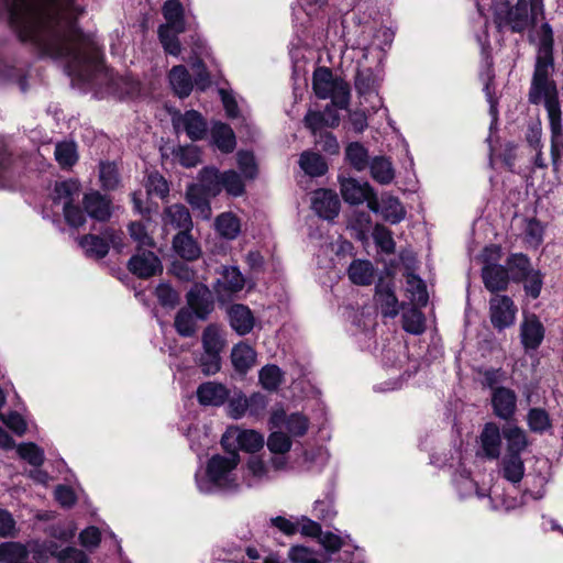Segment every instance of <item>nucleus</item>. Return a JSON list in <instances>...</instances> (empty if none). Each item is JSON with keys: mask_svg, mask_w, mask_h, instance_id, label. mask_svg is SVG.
Returning <instances> with one entry per match:
<instances>
[{"mask_svg": "<svg viewBox=\"0 0 563 563\" xmlns=\"http://www.w3.org/2000/svg\"><path fill=\"white\" fill-rule=\"evenodd\" d=\"M22 41L53 58L67 60L69 71L88 79L100 66L97 44L77 25L82 9L75 0H1Z\"/></svg>", "mask_w": 563, "mask_h": 563, "instance_id": "obj_1", "label": "nucleus"}, {"mask_svg": "<svg viewBox=\"0 0 563 563\" xmlns=\"http://www.w3.org/2000/svg\"><path fill=\"white\" fill-rule=\"evenodd\" d=\"M554 35L551 25L544 22L537 31V54L528 91L530 104H542L548 119L562 118L561 101L554 75Z\"/></svg>", "mask_w": 563, "mask_h": 563, "instance_id": "obj_2", "label": "nucleus"}, {"mask_svg": "<svg viewBox=\"0 0 563 563\" xmlns=\"http://www.w3.org/2000/svg\"><path fill=\"white\" fill-rule=\"evenodd\" d=\"M543 16V0H517L512 5L508 1H498L494 9L497 27H507L514 33L525 32Z\"/></svg>", "mask_w": 563, "mask_h": 563, "instance_id": "obj_3", "label": "nucleus"}, {"mask_svg": "<svg viewBox=\"0 0 563 563\" xmlns=\"http://www.w3.org/2000/svg\"><path fill=\"white\" fill-rule=\"evenodd\" d=\"M312 89L319 99H330L340 109L350 104V86L340 77L333 75L328 67H318L312 75Z\"/></svg>", "mask_w": 563, "mask_h": 563, "instance_id": "obj_4", "label": "nucleus"}, {"mask_svg": "<svg viewBox=\"0 0 563 563\" xmlns=\"http://www.w3.org/2000/svg\"><path fill=\"white\" fill-rule=\"evenodd\" d=\"M240 463V457L213 455L207 463V476L212 485L225 490H235L239 486L233 471Z\"/></svg>", "mask_w": 563, "mask_h": 563, "instance_id": "obj_5", "label": "nucleus"}, {"mask_svg": "<svg viewBox=\"0 0 563 563\" xmlns=\"http://www.w3.org/2000/svg\"><path fill=\"white\" fill-rule=\"evenodd\" d=\"M123 233L112 228H106L102 232V236L96 234H85L77 239L79 246L82 249L88 257L101 260L103 258L110 249V244L114 249H121Z\"/></svg>", "mask_w": 563, "mask_h": 563, "instance_id": "obj_6", "label": "nucleus"}, {"mask_svg": "<svg viewBox=\"0 0 563 563\" xmlns=\"http://www.w3.org/2000/svg\"><path fill=\"white\" fill-rule=\"evenodd\" d=\"M172 123L177 134L184 132L191 141L202 140L207 134V122L196 110L184 113L176 111L172 115Z\"/></svg>", "mask_w": 563, "mask_h": 563, "instance_id": "obj_7", "label": "nucleus"}, {"mask_svg": "<svg viewBox=\"0 0 563 563\" xmlns=\"http://www.w3.org/2000/svg\"><path fill=\"white\" fill-rule=\"evenodd\" d=\"M517 307L506 295H495L489 300V319L495 329L503 331L516 321Z\"/></svg>", "mask_w": 563, "mask_h": 563, "instance_id": "obj_8", "label": "nucleus"}, {"mask_svg": "<svg viewBox=\"0 0 563 563\" xmlns=\"http://www.w3.org/2000/svg\"><path fill=\"white\" fill-rule=\"evenodd\" d=\"M245 278L236 266L222 267L220 277L214 285V291L219 301L225 302L241 291L244 287Z\"/></svg>", "mask_w": 563, "mask_h": 563, "instance_id": "obj_9", "label": "nucleus"}, {"mask_svg": "<svg viewBox=\"0 0 563 563\" xmlns=\"http://www.w3.org/2000/svg\"><path fill=\"white\" fill-rule=\"evenodd\" d=\"M518 397L509 387L496 388L490 393V405L493 413L505 421L511 420L517 411Z\"/></svg>", "mask_w": 563, "mask_h": 563, "instance_id": "obj_10", "label": "nucleus"}, {"mask_svg": "<svg viewBox=\"0 0 563 563\" xmlns=\"http://www.w3.org/2000/svg\"><path fill=\"white\" fill-rule=\"evenodd\" d=\"M311 207L324 220H333L340 211L338 195L330 189H318L313 192Z\"/></svg>", "mask_w": 563, "mask_h": 563, "instance_id": "obj_11", "label": "nucleus"}, {"mask_svg": "<svg viewBox=\"0 0 563 563\" xmlns=\"http://www.w3.org/2000/svg\"><path fill=\"white\" fill-rule=\"evenodd\" d=\"M128 268L140 278H150L162 271V263L155 253L144 251L130 258Z\"/></svg>", "mask_w": 563, "mask_h": 563, "instance_id": "obj_12", "label": "nucleus"}, {"mask_svg": "<svg viewBox=\"0 0 563 563\" xmlns=\"http://www.w3.org/2000/svg\"><path fill=\"white\" fill-rule=\"evenodd\" d=\"M271 424L273 428H285L292 437H303L309 429V419L299 412L287 416L280 410L272 415Z\"/></svg>", "mask_w": 563, "mask_h": 563, "instance_id": "obj_13", "label": "nucleus"}, {"mask_svg": "<svg viewBox=\"0 0 563 563\" xmlns=\"http://www.w3.org/2000/svg\"><path fill=\"white\" fill-rule=\"evenodd\" d=\"M338 107L328 104L323 111L309 110L303 119L305 125L317 135L324 128H336L340 123Z\"/></svg>", "mask_w": 563, "mask_h": 563, "instance_id": "obj_14", "label": "nucleus"}, {"mask_svg": "<svg viewBox=\"0 0 563 563\" xmlns=\"http://www.w3.org/2000/svg\"><path fill=\"white\" fill-rule=\"evenodd\" d=\"M162 221L165 228L174 230L192 231L194 222L188 208L181 203H174L166 207L162 214Z\"/></svg>", "mask_w": 563, "mask_h": 563, "instance_id": "obj_15", "label": "nucleus"}, {"mask_svg": "<svg viewBox=\"0 0 563 563\" xmlns=\"http://www.w3.org/2000/svg\"><path fill=\"white\" fill-rule=\"evenodd\" d=\"M520 339L525 350H537L544 339V327L536 314L525 318L520 324Z\"/></svg>", "mask_w": 563, "mask_h": 563, "instance_id": "obj_16", "label": "nucleus"}, {"mask_svg": "<svg viewBox=\"0 0 563 563\" xmlns=\"http://www.w3.org/2000/svg\"><path fill=\"white\" fill-rule=\"evenodd\" d=\"M82 205L87 214L100 222L110 219L112 213L111 200L99 191H91L84 196Z\"/></svg>", "mask_w": 563, "mask_h": 563, "instance_id": "obj_17", "label": "nucleus"}, {"mask_svg": "<svg viewBox=\"0 0 563 563\" xmlns=\"http://www.w3.org/2000/svg\"><path fill=\"white\" fill-rule=\"evenodd\" d=\"M188 309L195 312V316L205 320L213 310V298L211 291L205 286L196 285L187 294Z\"/></svg>", "mask_w": 563, "mask_h": 563, "instance_id": "obj_18", "label": "nucleus"}, {"mask_svg": "<svg viewBox=\"0 0 563 563\" xmlns=\"http://www.w3.org/2000/svg\"><path fill=\"white\" fill-rule=\"evenodd\" d=\"M482 279L485 288L490 292L506 290L510 280L507 267L495 263H488L483 266Z\"/></svg>", "mask_w": 563, "mask_h": 563, "instance_id": "obj_19", "label": "nucleus"}, {"mask_svg": "<svg viewBox=\"0 0 563 563\" xmlns=\"http://www.w3.org/2000/svg\"><path fill=\"white\" fill-rule=\"evenodd\" d=\"M174 252L183 260L192 262L201 256V247L192 236L191 231H181L174 235L172 241Z\"/></svg>", "mask_w": 563, "mask_h": 563, "instance_id": "obj_20", "label": "nucleus"}, {"mask_svg": "<svg viewBox=\"0 0 563 563\" xmlns=\"http://www.w3.org/2000/svg\"><path fill=\"white\" fill-rule=\"evenodd\" d=\"M482 453L489 460L498 459L501 449L500 429L495 422H487L479 435Z\"/></svg>", "mask_w": 563, "mask_h": 563, "instance_id": "obj_21", "label": "nucleus"}, {"mask_svg": "<svg viewBox=\"0 0 563 563\" xmlns=\"http://www.w3.org/2000/svg\"><path fill=\"white\" fill-rule=\"evenodd\" d=\"M374 301L385 318H395L399 313V301L389 285H376Z\"/></svg>", "mask_w": 563, "mask_h": 563, "instance_id": "obj_22", "label": "nucleus"}, {"mask_svg": "<svg viewBox=\"0 0 563 563\" xmlns=\"http://www.w3.org/2000/svg\"><path fill=\"white\" fill-rule=\"evenodd\" d=\"M341 195L345 202L350 205H361L373 196V190L368 183H360L354 178H345L341 180Z\"/></svg>", "mask_w": 563, "mask_h": 563, "instance_id": "obj_23", "label": "nucleus"}, {"mask_svg": "<svg viewBox=\"0 0 563 563\" xmlns=\"http://www.w3.org/2000/svg\"><path fill=\"white\" fill-rule=\"evenodd\" d=\"M228 398L227 388L214 382L201 384L197 389V399L202 406H221Z\"/></svg>", "mask_w": 563, "mask_h": 563, "instance_id": "obj_24", "label": "nucleus"}, {"mask_svg": "<svg viewBox=\"0 0 563 563\" xmlns=\"http://www.w3.org/2000/svg\"><path fill=\"white\" fill-rule=\"evenodd\" d=\"M211 196L201 191L200 188L195 187L194 185H188L186 188L185 199L190 205L194 211L197 212V216L202 220H210L212 216V209L210 205Z\"/></svg>", "mask_w": 563, "mask_h": 563, "instance_id": "obj_25", "label": "nucleus"}, {"mask_svg": "<svg viewBox=\"0 0 563 563\" xmlns=\"http://www.w3.org/2000/svg\"><path fill=\"white\" fill-rule=\"evenodd\" d=\"M168 79L174 93L177 95L179 98H186L192 91V79L185 66H174L169 70Z\"/></svg>", "mask_w": 563, "mask_h": 563, "instance_id": "obj_26", "label": "nucleus"}, {"mask_svg": "<svg viewBox=\"0 0 563 563\" xmlns=\"http://www.w3.org/2000/svg\"><path fill=\"white\" fill-rule=\"evenodd\" d=\"M221 444L229 454L228 457H240L239 451H246V430L231 426L221 438Z\"/></svg>", "mask_w": 563, "mask_h": 563, "instance_id": "obj_27", "label": "nucleus"}, {"mask_svg": "<svg viewBox=\"0 0 563 563\" xmlns=\"http://www.w3.org/2000/svg\"><path fill=\"white\" fill-rule=\"evenodd\" d=\"M198 184H192L211 197H217L222 191V173L214 167H205L198 176Z\"/></svg>", "mask_w": 563, "mask_h": 563, "instance_id": "obj_28", "label": "nucleus"}, {"mask_svg": "<svg viewBox=\"0 0 563 563\" xmlns=\"http://www.w3.org/2000/svg\"><path fill=\"white\" fill-rule=\"evenodd\" d=\"M375 268L367 260H354L349 268L347 276L354 285L368 286L374 279Z\"/></svg>", "mask_w": 563, "mask_h": 563, "instance_id": "obj_29", "label": "nucleus"}, {"mask_svg": "<svg viewBox=\"0 0 563 563\" xmlns=\"http://www.w3.org/2000/svg\"><path fill=\"white\" fill-rule=\"evenodd\" d=\"M163 15L166 20L168 29H173L175 33H183L186 30L184 8L178 0H168L163 7Z\"/></svg>", "mask_w": 563, "mask_h": 563, "instance_id": "obj_30", "label": "nucleus"}, {"mask_svg": "<svg viewBox=\"0 0 563 563\" xmlns=\"http://www.w3.org/2000/svg\"><path fill=\"white\" fill-rule=\"evenodd\" d=\"M213 144L223 153L235 148L236 141L233 130L225 123H214L211 129Z\"/></svg>", "mask_w": 563, "mask_h": 563, "instance_id": "obj_31", "label": "nucleus"}, {"mask_svg": "<svg viewBox=\"0 0 563 563\" xmlns=\"http://www.w3.org/2000/svg\"><path fill=\"white\" fill-rule=\"evenodd\" d=\"M214 229L221 238L233 240L241 231V223L232 212H223L216 218Z\"/></svg>", "mask_w": 563, "mask_h": 563, "instance_id": "obj_32", "label": "nucleus"}, {"mask_svg": "<svg viewBox=\"0 0 563 563\" xmlns=\"http://www.w3.org/2000/svg\"><path fill=\"white\" fill-rule=\"evenodd\" d=\"M299 166L311 177L322 176L328 170V165L323 157L311 151H306L300 155Z\"/></svg>", "mask_w": 563, "mask_h": 563, "instance_id": "obj_33", "label": "nucleus"}, {"mask_svg": "<svg viewBox=\"0 0 563 563\" xmlns=\"http://www.w3.org/2000/svg\"><path fill=\"white\" fill-rule=\"evenodd\" d=\"M368 166L373 179L377 183L387 185L393 181L395 177V170L393 168L391 162L388 158L382 156L374 157Z\"/></svg>", "mask_w": 563, "mask_h": 563, "instance_id": "obj_34", "label": "nucleus"}, {"mask_svg": "<svg viewBox=\"0 0 563 563\" xmlns=\"http://www.w3.org/2000/svg\"><path fill=\"white\" fill-rule=\"evenodd\" d=\"M506 264L508 273H511L515 282H521L533 269L529 256L523 253L510 254L507 257Z\"/></svg>", "mask_w": 563, "mask_h": 563, "instance_id": "obj_35", "label": "nucleus"}, {"mask_svg": "<svg viewBox=\"0 0 563 563\" xmlns=\"http://www.w3.org/2000/svg\"><path fill=\"white\" fill-rule=\"evenodd\" d=\"M205 352L220 354L224 347V339L221 329L217 324H209L205 328L201 336Z\"/></svg>", "mask_w": 563, "mask_h": 563, "instance_id": "obj_36", "label": "nucleus"}, {"mask_svg": "<svg viewBox=\"0 0 563 563\" xmlns=\"http://www.w3.org/2000/svg\"><path fill=\"white\" fill-rule=\"evenodd\" d=\"M503 476L510 483H519L525 475V464L520 455H507L503 460Z\"/></svg>", "mask_w": 563, "mask_h": 563, "instance_id": "obj_37", "label": "nucleus"}, {"mask_svg": "<svg viewBox=\"0 0 563 563\" xmlns=\"http://www.w3.org/2000/svg\"><path fill=\"white\" fill-rule=\"evenodd\" d=\"M54 155L56 162L63 169L70 168L78 161L77 146L70 141L57 143Z\"/></svg>", "mask_w": 563, "mask_h": 563, "instance_id": "obj_38", "label": "nucleus"}, {"mask_svg": "<svg viewBox=\"0 0 563 563\" xmlns=\"http://www.w3.org/2000/svg\"><path fill=\"white\" fill-rule=\"evenodd\" d=\"M527 424L534 433H544L552 428L549 412L543 408H531L527 413Z\"/></svg>", "mask_w": 563, "mask_h": 563, "instance_id": "obj_39", "label": "nucleus"}, {"mask_svg": "<svg viewBox=\"0 0 563 563\" xmlns=\"http://www.w3.org/2000/svg\"><path fill=\"white\" fill-rule=\"evenodd\" d=\"M507 441V455L518 454L528 446V438L526 432L519 427H510L504 431Z\"/></svg>", "mask_w": 563, "mask_h": 563, "instance_id": "obj_40", "label": "nucleus"}, {"mask_svg": "<svg viewBox=\"0 0 563 563\" xmlns=\"http://www.w3.org/2000/svg\"><path fill=\"white\" fill-rule=\"evenodd\" d=\"M551 131V158L556 165L563 155V125L562 118L549 120Z\"/></svg>", "mask_w": 563, "mask_h": 563, "instance_id": "obj_41", "label": "nucleus"}, {"mask_svg": "<svg viewBox=\"0 0 563 563\" xmlns=\"http://www.w3.org/2000/svg\"><path fill=\"white\" fill-rule=\"evenodd\" d=\"M407 291L410 295V300L419 306L428 303V291L424 282L415 274H408L406 277Z\"/></svg>", "mask_w": 563, "mask_h": 563, "instance_id": "obj_42", "label": "nucleus"}, {"mask_svg": "<svg viewBox=\"0 0 563 563\" xmlns=\"http://www.w3.org/2000/svg\"><path fill=\"white\" fill-rule=\"evenodd\" d=\"M345 157L351 166L357 172L364 170L368 162V151L358 142L350 143L345 150Z\"/></svg>", "mask_w": 563, "mask_h": 563, "instance_id": "obj_43", "label": "nucleus"}, {"mask_svg": "<svg viewBox=\"0 0 563 563\" xmlns=\"http://www.w3.org/2000/svg\"><path fill=\"white\" fill-rule=\"evenodd\" d=\"M402 329L415 335L424 332L426 320L423 313L417 308H409L402 313Z\"/></svg>", "mask_w": 563, "mask_h": 563, "instance_id": "obj_44", "label": "nucleus"}, {"mask_svg": "<svg viewBox=\"0 0 563 563\" xmlns=\"http://www.w3.org/2000/svg\"><path fill=\"white\" fill-rule=\"evenodd\" d=\"M177 333L181 336L189 338L196 332V322L192 311L188 308H181L174 322Z\"/></svg>", "mask_w": 563, "mask_h": 563, "instance_id": "obj_45", "label": "nucleus"}, {"mask_svg": "<svg viewBox=\"0 0 563 563\" xmlns=\"http://www.w3.org/2000/svg\"><path fill=\"white\" fill-rule=\"evenodd\" d=\"M78 194L79 186L77 183L70 180L56 183L53 200L55 203H63V206L71 205L74 196H78Z\"/></svg>", "mask_w": 563, "mask_h": 563, "instance_id": "obj_46", "label": "nucleus"}, {"mask_svg": "<svg viewBox=\"0 0 563 563\" xmlns=\"http://www.w3.org/2000/svg\"><path fill=\"white\" fill-rule=\"evenodd\" d=\"M373 240L377 247L385 254H394L396 251V243L393 233L389 229L382 224H376L373 229Z\"/></svg>", "mask_w": 563, "mask_h": 563, "instance_id": "obj_47", "label": "nucleus"}, {"mask_svg": "<svg viewBox=\"0 0 563 563\" xmlns=\"http://www.w3.org/2000/svg\"><path fill=\"white\" fill-rule=\"evenodd\" d=\"M99 179L106 190H114L120 185L118 167L114 163L102 162L99 166Z\"/></svg>", "mask_w": 563, "mask_h": 563, "instance_id": "obj_48", "label": "nucleus"}, {"mask_svg": "<svg viewBox=\"0 0 563 563\" xmlns=\"http://www.w3.org/2000/svg\"><path fill=\"white\" fill-rule=\"evenodd\" d=\"M383 217L391 224L399 223L406 217V211L398 198L388 197L383 202Z\"/></svg>", "mask_w": 563, "mask_h": 563, "instance_id": "obj_49", "label": "nucleus"}, {"mask_svg": "<svg viewBox=\"0 0 563 563\" xmlns=\"http://www.w3.org/2000/svg\"><path fill=\"white\" fill-rule=\"evenodd\" d=\"M284 373L277 365H266L260 372V382L267 390H276L283 383Z\"/></svg>", "mask_w": 563, "mask_h": 563, "instance_id": "obj_50", "label": "nucleus"}, {"mask_svg": "<svg viewBox=\"0 0 563 563\" xmlns=\"http://www.w3.org/2000/svg\"><path fill=\"white\" fill-rule=\"evenodd\" d=\"M543 273L540 269L533 268L526 275L520 283H523V289L527 296L537 299L543 287Z\"/></svg>", "mask_w": 563, "mask_h": 563, "instance_id": "obj_51", "label": "nucleus"}, {"mask_svg": "<svg viewBox=\"0 0 563 563\" xmlns=\"http://www.w3.org/2000/svg\"><path fill=\"white\" fill-rule=\"evenodd\" d=\"M231 328L240 335L246 334V307L241 303L232 305L228 309Z\"/></svg>", "mask_w": 563, "mask_h": 563, "instance_id": "obj_52", "label": "nucleus"}, {"mask_svg": "<svg viewBox=\"0 0 563 563\" xmlns=\"http://www.w3.org/2000/svg\"><path fill=\"white\" fill-rule=\"evenodd\" d=\"M479 374L482 375V386L489 388L490 393H494L496 388L504 387L501 383L506 380V372L503 368H485L481 369Z\"/></svg>", "mask_w": 563, "mask_h": 563, "instance_id": "obj_53", "label": "nucleus"}, {"mask_svg": "<svg viewBox=\"0 0 563 563\" xmlns=\"http://www.w3.org/2000/svg\"><path fill=\"white\" fill-rule=\"evenodd\" d=\"M544 228L537 219H528L525 227V241L527 244L538 247L543 242Z\"/></svg>", "mask_w": 563, "mask_h": 563, "instance_id": "obj_54", "label": "nucleus"}, {"mask_svg": "<svg viewBox=\"0 0 563 563\" xmlns=\"http://www.w3.org/2000/svg\"><path fill=\"white\" fill-rule=\"evenodd\" d=\"M145 187L148 195H155L159 198H165L169 194L167 180L158 173H152L147 176Z\"/></svg>", "mask_w": 563, "mask_h": 563, "instance_id": "obj_55", "label": "nucleus"}, {"mask_svg": "<svg viewBox=\"0 0 563 563\" xmlns=\"http://www.w3.org/2000/svg\"><path fill=\"white\" fill-rule=\"evenodd\" d=\"M231 196H240L244 191V183L242 177L234 170L222 173V190Z\"/></svg>", "mask_w": 563, "mask_h": 563, "instance_id": "obj_56", "label": "nucleus"}, {"mask_svg": "<svg viewBox=\"0 0 563 563\" xmlns=\"http://www.w3.org/2000/svg\"><path fill=\"white\" fill-rule=\"evenodd\" d=\"M175 157L186 168L195 167L200 163V153L195 145L179 146L175 152Z\"/></svg>", "mask_w": 563, "mask_h": 563, "instance_id": "obj_57", "label": "nucleus"}, {"mask_svg": "<svg viewBox=\"0 0 563 563\" xmlns=\"http://www.w3.org/2000/svg\"><path fill=\"white\" fill-rule=\"evenodd\" d=\"M177 34L178 33H175L173 29H168L167 26H159L158 29L159 41L164 49L174 56L180 53V43Z\"/></svg>", "mask_w": 563, "mask_h": 563, "instance_id": "obj_58", "label": "nucleus"}, {"mask_svg": "<svg viewBox=\"0 0 563 563\" xmlns=\"http://www.w3.org/2000/svg\"><path fill=\"white\" fill-rule=\"evenodd\" d=\"M291 444L290 438L282 431L272 432L267 439V446L275 454L287 453L291 449Z\"/></svg>", "mask_w": 563, "mask_h": 563, "instance_id": "obj_59", "label": "nucleus"}, {"mask_svg": "<svg viewBox=\"0 0 563 563\" xmlns=\"http://www.w3.org/2000/svg\"><path fill=\"white\" fill-rule=\"evenodd\" d=\"M19 455L33 466H40L44 462V452L34 443H22L18 446Z\"/></svg>", "mask_w": 563, "mask_h": 563, "instance_id": "obj_60", "label": "nucleus"}, {"mask_svg": "<svg viewBox=\"0 0 563 563\" xmlns=\"http://www.w3.org/2000/svg\"><path fill=\"white\" fill-rule=\"evenodd\" d=\"M372 224L371 216L366 212H355L350 219L349 227L355 231L358 240H364Z\"/></svg>", "mask_w": 563, "mask_h": 563, "instance_id": "obj_61", "label": "nucleus"}, {"mask_svg": "<svg viewBox=\"0 0 563 563\" xmlns=\"http://www.w3.org/2000/svg\"><path fill=\"white\" fill-rule=\"evenodd\" d=\"M129 233L132 240L135 241L140 247L155 246L153 238L147 233L145 225L142 222H131L129 225Z\"/></svg>", "mask_w": 563, "mask_h": 563, "instance_id": "obj_62", "label": "nucleus"}, {"mask_svg": "<svg viewBox=\"0 0 563 563\" xmlns=\"http://www.w3.org/2000/svg\"><path fill=\"white\" fill-rule=\"evenodd\" d=\"M313 512L314 516L322 521L332 520L336 516V511L333 507L332 495L328 494L323 500H316L313 505Z\"/></svg>", "mask_w": 563, "mask_h": 563, "instance_id": "obj_63", "label": "nucleus"}, {"mask_svg": "<svg viewBox=\"0 0 563 563\" xmlns=\"http://www.w3.org/2000/svg\"><path fill=\"white\" fill-rule=\"evenodd\" d=\"M155 295L164 307L175 308L179 303L178 292L167 284H159L156 287Z\"/></svg>", "mask_w": 563, "mask_h": 563, "instance_id": "obj_64", "label": "nucleus"}]
</instances>
